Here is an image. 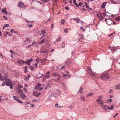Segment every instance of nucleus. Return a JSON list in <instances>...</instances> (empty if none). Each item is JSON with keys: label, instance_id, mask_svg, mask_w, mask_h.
<instances>
[{"label": "nucleus", "instance_id": "f257e3e1", "mask_svg": "<svg viewBox=\"0 0 120 120\" xmlns=\"http://www.w3.org/2000/svg\"><path fill=\"white\" fill-rule=\"evenodd\" d=\"M60 91L59 90H56L55 91V92L53 94H52L50 96H52L55 98L59 96L60 94Z\"/></svg>", "mask_w": 120, "mask_h": 120}, {"label": "nucleus", "instance_id": "f03ea898", "mask_svg": "<svg viewBox=\"0 0 120 120\" xmlns=\"http://www.w3.org/2000/svg\"><path fill=\"white\" fill-rule=\"evenodd\" d=\"M101 79L102 80H104L105 79H109V77L108 75L102 74L100 77Z\"/></svg>", "mask_w": 120, "mask_h": 120}, {"label": "nucleus", "instance_id": "7ed1b4c3", "mask_svg": "<svg viewBox=\"0 0 120 120\" xmlns=\"http://www.w3.org/2000/svg\"><path fill=\"white\" fill-rule=\"evenodd\" d=\"M6 85L7 86H10V88L11 89L12 88V85L11 81L9 79H5V80Z\"/></svg>", "mask_w": 120, "mask_h": 120}, {"label": "nucleus", "instance_id": "20e7f679", "mask_svg": "<svg viewBox=\"0 0 120 120\" xmlns=\"http://www.w3.org/2000/svg\"><path fill=\"white\" fill-rule=\"evenodd\" d=\"M65 62L67 64L70 65L71 64L73 63L74 62V61L71 59H67L65 60Z\"/></svg>", "mask_w": 120, "mask_h": 120}, {"label": "nucleus", "instance_id": "39448f33", "mask_svg": "<svg viewBox=\"0 0 120 120\" xmlns=\"http://www.w3.org/2000/svg\"><path fill=\"white\" fill-rule=\"evenodd\" d=\"M88 72L89 75L91 76H92L96 75V74L94 73L92 71L91 68H87Z\"/></svg>", "mask_w": 120, "mask_h": 120}, {"label": "nucleus", "instance_id": "423d86ee", "mask_svg": "<svg viewBox=\"0 0 120 120\" xmlns=\"http://www.w3.org/2000/svg\"><path fill=\"white\" fill-rule=\"evenodd\" d=\"M104 104H101V107L102 109L105 111H107L108 109L109 105H104Z\"/></svg>", "mask_w": 120, "mask_h": 120}, {"label": "nucleus", "instance_id": "0eeeda50", "mask_svg": "<svg viewBox=\"0 0 120 120\" xmlns=\"http://www.w3.org/2000/svg\"><path fill=\"white\" fill-rule=\"evenodd\" d=\"M18 92L20 94L22 99L23 100H24L25 98L26 97V96L25 94H23V90H20Z\"/></svg>", "mask_w": 120, "mask_h": 120}, {"label": "nucleus", "instance_id": "6e6552de", "mask_svg": "<svg viewBox=\"0 0 120 120\" xmlns=\"http://www.w3.org/2000/svg\"><path fill=\"white\" fill-rule=\"evenodd\" d=\"M98 98L97 101L100 105H101V104H104V103L102 99L101 96V95L99 96Z\"/></svg>", "mask_w": 120, "mask_h": 120}, {"label": "nucleus", "instance_id": "1a4fd4ad", "mask_svg": "<svg viewBox=\"0 0 120 120\" xmlns=\"http://www.w3.org/2000/svg\"><path fill=\"white\" fill-rule=\"evenodd\" d=\"M18 5L19 7L24 9H25L26 8L24 4L22 2H19L18 3Z\"/></svg>", "mask_w": 120, "mask_h": 120}, {"label": "nucleus", "instance_id": "9d476101", "mask_svg": "<svg viewBox=\"0 0 120 120\" xmlns=\"http://www.w3.org/2000/svg\"><path fill=\"white\" fill-rule=\"evenodd\" d=\"M65 72L67 73L66 74H63V77H65L67 76V77L68 78H70L71 77V76L69 74V72L68 71H67Z\"/></svg>", "mask_w": 120, "mask_h": 120}, {"label": "nucleus", "instance_id": "9b49d317", "mask_svg": "<svg viewBox=\"0 0 120 120\" xmlns=\"http://www.w3.org/2000/svg\"><path fill=\"white\" fill-rule=\"evenodd\" d=\"M49 51L48 49H45L44 51H43L42 50H41L40 51V52L41 53H45L47 55Z\"/></svg>", "mask_w": 120, "mask_h": 120}, {"label": "nucleus", "instance_id": "f8f14e48", "mask_svg": "<svg viewBox=\"0 0 120 120\" xmlns=\"http://www.w3.org/2000/svg\"><path fill=\"white\" fill-rule=\"evenodd\" d=\"M33 59L32 58L28 59L26 61V64L28 65H29L30 64V63L31 61H33Z\"/></svg>", "mask_w": 120, "mask_h": 120}, {"label": "nucleus", "instance_id": "ddd939ff", "mask_svg": "<svg viewBox=\"0 0 120 120\" xmlns=\"http://www.w3.org/2000/svg\"><path fill=\"white\" fill-rule=\"evenodd\" d=\"M50 72L49 71H47L45 74V76L43 78L45 79V78H49V76Z\"/></svg>", "mask_w": 120, "mask_h": 120}, {"label": "nucleus", "instance_id": "4468645a", "mask_svg": "<svg viewBox=\"0 0 120 120\" xmlns=\"http://www.w3.org/2000/svg\"><path fill=\"white\" fill-rule=\"evenodd\" d=\"M33 94L35 96L38 97L40 96L41 94L40 93H37V92H33Z\"/></svg>", "mask_w": 120, "mask_h": 120}, {"label": "nucleus", "instance_id": "2eb2a0df", "mask_svg": "<svg viewBox=\"0 0 120 120\" xmlns=\"http://www.w3.org/2000/svg\"><path fill=\"white\" fill-rule=\"evenodd\" d=\"M106 23L108 25H111L112 23V21L110 19H108Z\"/></svg>", "mask_w": 120, "mask_h": 120}, {"label": "nucleus", "instance_id": "dca6fc26", "mask_svg": "<svg viewBox=\"0 0 120 120\" xmlns=\"http://www.w3.org/2000/svg\"><path fill=\"white\" fill-rule=\"evenodd\" d=\"M17 62L21 65H22V64H24L25 63L24 60H19L17 61Z\"/></svg>", "mask_w": 120, "mask_h": 120}, {"label": "nucleus", "instance_id": "f3484780", "mask_svg": "<svg viewBox=\"0 0 120 120\" xmlns=\"http://www.w3.org/2000/svg\"><path fill=\"white\" fill-rule=\"evenodd\" d=\"M73 20L76 22L77 23H79L80 22V20L78 18H74L73 19Z\"/></svg>", "mask_w": 120, "mask_h": 120}, {"label": "nucleus", "instance_id": "a211bd4d", "mask_svg": "<svg viewBox=\"0 0 120 120\" xmlns=\"http://www.w3.org/2000/svg\"><path fill=\"white\" fill-rule=\"evenodd\" d=\"M61 87L64 90H66V86L64 83H63Z\"/></svg>", "mask_w": 120, "mask_h": 120}, {"label": "nucleus", "instance_id": "6ab92c4d", "mask_svg": "<svg viewBox=\"0 0 120 120\" xmlns=\"http://www.w3.org/2000/svg\"><path fill=\"white\" fill-rule=\"evenodd\" d=\"M106 2H104L102 4V5L101 6V7L102 8H105V5H106Z\"/></svg>", "mask_w": 120, "mask_h": 120}, {"label": "nucleus", "instance_id": "aec40b11", "mask_svg": "<svg viewBox=\"0 0 120 120\" xmlns=\"http://www.w3.org/2000/svg\"><path fill=\"white\" fill-rule=\"evenodd\" d=\"M41 86V85L40 84L38 83L36 86L35 88L36 89H38V90L39 88H40V87Z\"/></svg>", "mask_w": 120, "mask_h": 120}, {"label": "nucleus", "instance_id": "412c9836", "mask_svg": "<svg viewBox=\"0 0 120 120\" xmlns=\"http://www.w3.org/2000/svg\"><path fill=\"white\" fill-rule=\"evenodd\" d=\"M51 75H52L53 77H56L57 76H58L59 75L58 73L55 72L51 74Z\"/></svg>", "mask_w": 120, "mask_h": 120}, {"label": "nucleus", "instance_id": "4be33fe9", "mask_svg": "<svg viewBox=\"0 0 120 120\" xmlns=\"http://www.w3.org/2000/svg\"><path fill=\"white\" fill-rule=\"evenodd\" d=\"M73 2L74 4L76 5V6L78 7H79V5L78 4H77L76 3V1L75 0H73Z\"/></svg>", "mask_w": 120, "mask_h": 120}, {"label": "nucleus", "instance_id": "5701e85b", "mask_svg": "<svg viewBox=\"0 0 120 120\" xmlns=\"http://www.w3.org/2000/svg\"><path fill=\"white\" fill-rule=\"evenodd\" d=\"M2 12L3 13H4L5 14H7V11L6 9L5 8H3L2 11Z\"/></svg>", "mask_w": 120, "mask_h": 120}, {"label": "nucleus", "instance_id": "b1692460", "mask_svg": "<svg viewBox=\"0 0 120 120\" xmlns=\"http://www.w3.org/2000/svg\"><path fill=\"white\" fill-rule=\"evenodd\" d=\"M18 86H19V87L18 88V89H17V91L18 92H19L20 90H21L20 88H23V86H22L21 85H19Z\"/></svg>", "mask_w": 120, "mask_h": 120}, {"label": "nucleus", "instance_id": "393cba45", "mask_svg": "<svg viewBox=\"0 0 120 120\" xmlns=\"http://www.w3.org/2000/svg\"><path fill=\"white\" fill-rule=\"evenodd\" d=\"M80 99L81 101H85V98L84 97L81 96L80 97Z\"/></svg>", "mask_w": 120, "mask_h": 120}, {"label": "nucleus", "instance_id": "a878e982", "mask_svg": "<svg viewBox=\"0 0 120 120\" xmlns=\"http://www.w3.org/2000/svg\"><path fill=\"white\" fill-rule=\"evenodd\" d=\"M80 37V39H79L78 41H81V42L82 41L81 40V39H82L83 38V34H81L79 36Z\"/></svg>", "mask_w": 120, "mask_h": 120}, {"label": "nucleus", "instance_id": "bb28decb", "mask_svg": "<svg viewBox=\"0 0 120 120\" xmlns=\"http://www.w3.org/2000/svg\"><path fill=\"white\" fill-rule=\"evenodd\" d=\"M44 41V39H42V40H41L39 41L38 42V44H41L43 43Z\"/></svg>", "mask_w": 120, "mask_h": 120}, {"label": "nucleus", "instance_id": "cd10ccee", "mask_svg": "<svg viewBox=\"0 0 120 120\" xmlns=\"http://www.w3.org/2000/svg\"><path fill=\"white\" fill-rule=\"evenodd\" d=\"M114 109V106L113 105H112L111 107H109L108 108V109L110 110L112 109Z\"/></svg>", "mask_w": 120, "mask_h": 120}, {"label": "nucleus", "instance_id": "c85d7f7f", "mask_svg": "<svg viewBox=\"0 0 120 120\" xmlns=\"http://www.w3.org/2000/svg\"><path fill=\"white\" fill-rule=\"evenodd\" d=\"M83 88H80L79 91V93H82L83 90Z\"/></svg>", "mask_w": 120, "mask_h": 120}, {"label": "nucleus", "instance_id": "c756f323", "mask_svg": "<svg viewBox=\"0 0 120 120\" xmlns=\"http://www.w3.org/2000/svg\"><path fill=\"white\" fill-rule=\"evenodd\" d=\"M45 30H42L41 32V33L40 34L41 35L42 34H46V33L45 32Z\"/></svg>", "mask_w": 120, "mask_h": 120}, {"label": "nucleus", "instance_id": "7c9ffc66", "mask_svg": "<svg viewBox=\"0 0 120 120\" xmlns=\"http://www.w3.org/2000/svg\"><path fill=\"white\" fill-rule=\"evenodd\" d=\"M6 35H8L9 36L11 37L12 36V35L9 32H6Z\"/></svg>", "mask_w": 120, "mask_h": 120}, {"label": "nucleus", "instance_id": "2f4dec72", "mask_svg": "<svg viewBox=\"0 0 120 120\" xmlns=\"http://www.w3.org/2000/svg\"><path fill=\"white\" fill-rule=\"evenodd\" d=\"M51 94H50L49 96L48 97V98L47 99L48 101H51V97H50V96H51L50 95Z\"/></svg>", "mask_w": 120, "mask_h": 120}, {"label": "nucleus", "instance_id": "473e14b6", "mask_svg": "<svg viewBox=\"0 0 120 120\" xmlns=\"http://www.w3.org/2000/svg\"><path fill=\"white\" fill-rule=\"evenodd\" d=\"M49 84H47L46 85L45 87V89H47L49 88Z\"/></svg>", "mask_w": 120, "mask_h": 120}, {"label": "nucleus", "instance_id": "72a5a7b5", "mask_svg": "<svg viewBox=\"0 0 120 120\" xmlns=\"http://www.w3.org/2000/svg\"><path fill=\"white\" fill-rule=\"evenodd\" d=\"M28 67L31 70H33L34 68V67H33L32 66H29Z\"/></svg>", "mask_w": 120, "mask_h": 120}, {"label": "nucleus", "instance_id": "f704fd0d", "mask_svg": "<svg viewBox=\"0 0 120 120\" xmlns=\"http://www.w3.org/2000/svg\"><path fill=\"white\" fill-rule=\"evenodd\" d=\"M16 101H17L19 103H23L21 101V100H19V99H18L17 100H16Z\"/></svg>", "mask_w": 120, "mask_h": 120}, {"label": "nucleus", "instance_id": "c9c22d12", "mask_svg": "<svg viewBox=\"0 0 120 120\" xmlns=\"http://www.w3.org/2000/svg\"><path fill=\"white\" fill-rule=\"evenodd\" d=\"M120 19V17H118L115 18V20L116 21H118Z\"/></svg>", "mask_w": 120, "mask_h": 120}, {"label": "nucleus", "instance_id": "e433bc0d", "mask_svg": "<svg viewBox=\"0 0 120 120\" xmlns=\"http://www.w3.org/2000/svg\"><path fill=\"white\" fill-rule=\"evenodd\" d=\"M39 60H40L39 58L38 57H37L36 58V59H35V61L36 62H38V63L39 62Z\"/></svg>", "mask_w": 120, "mask_h": 120}, {"label": "nucleus", "instance_id": "4c0bfd02", "mask_svg": "<svg viewBox=\"0 0 120 120\" xmlns=\"http://www.w3.org/2000/svg\"><path fill=\"white\" fill-rule=\"evenodd\" d=\"M119 85H117L116 86H115V89H119Z\"/></svg>", "mask_w": 120, "mask_h": 120}, {"label": "nucleus", "instance_id": "58836bf2", "mask_svg": "<svg viewBox=\"0 0 120 120\" xmlns=\"http://www.w3.org/2000/svg\"><path fill=\"white\" fill-rule=\"evenodd\" d=\"M85 5L87 8H89V6L88 5H87V3L86 2H85Z\"/></svg>", "mask_w": 120, "mask_h": 120}, {"label": "nucleus", "instance_id": "ea45409f", "mask_svg": "<svg viewBox=\"0 0 120 120\" xmlns=\"http://www.w3.org/2000/svg\"><path fill=\"white\" fill-rule=\"evenodd\" d=\"M61 24H63L64 23L65 21L64 19H61Z\"/></svg>", "mask_w": 120, "mask_h": 120}, {"label": "nucleus", "instance_id": "a19ab883", "mask_svg": "<svg viewBox=\"0 0 120 120\" xmlns=\"http://www.w3.org/2000/svg\"><path fill=\"white\" fill-rule=\"evenodd\" d=\"M27 26L30 28L32 27L33 26V25L31 24H27Z\"/></svg>", "mask_w": 120, "mask_h": 120}, {"label": "nucleus", "instance_id": "79ce46f5", "mask_svg": "<svg viewBox=\"0 0 120 120\" xmlns=\"http://www.w3.org/2000/svg\"><path fill=\"white\" fill-rule=\"evenodd\" d=\"M6 85V83H5V81L4 82H3V83H2V86H4L5 85Z\"/></svg>", "mask_w": 120, "mask_h": 120}, {"label": "nucleus", "instance_id": "37998d69", "mask_svg": "<svg viewBox=\"0 0 120 120\" xmlns=\"http://www.w3.org/2000/svg\"><path fill=\"white\" fill-rule=\"evenodd\" d=\"M94 94V93H91L88 94H87V96H90Z\"/></svg>", "mask_w": 120, "mask_h": 120}, {"label": "nucleus", "instance_id": "c03bdc74", "mask_svg": "<svg viewBox=\"0 0 120 120\" xmlns=\"http://www.w3.org/2000/svg\"><path fill=\"white\" fill-rule=\"evenodd\" d=\"M13 98L14 100H16V101L18 99L15 96H13Z\"/></svg>", "mask_w": 120, "mask_h": 120}, {"label": "nucleus", "instance_id": "a18cd8bd", "mask_svg": "<svg viewBox=\"0 0 120 120\" xmlns=\"http://www.w3.org/2000/svg\"><path fill=\"white\" fill-rule=\"evenodd\" d=\"M108 101L109 103L111 102L112 101V99H109L108 100Z\"/></svg>", "mask_w": 120, "mask_h": 120}, {"label": "nucleus", "instance_id": "49530a36", "mask_svg": "<svg viewBox=\"0 0 120 120\" xmlns=\"http://www.w3.org/2000/svg\"><path fill=\"white\" fill-rule=\"evenodd\" d=\"M61 40V38L60 37H59L56 40V41H58Z\"/></svg>", "mask_w": 120, "mask_h": 120}, {"label": "nucleus", "instance_id": "de8ad7c7", "mask_svg": "<svg viewBox=\"0 0 120 120\" xmlns=\"http://www.w3.org/2000/svg\"><path fill=\"white\" fill-rule=\"evenodd\" d=\"M80 29H81V30H82V31H84L85 30L84 29V28L83 27H82V26H81L80 27Z\"/></svg>", "mask_w": 120, "mask_h": 120}, {"label": "nucleus", "instance_id": "09e8293b", "mask_svg": "<svg viewBox=\"0 0 120 120\" xmlns=\"http://www.w3.org/2000/svg\"><path fill=\"white\" fill-rule=\"evenodd\" d=\"M68 29H67V28L65 29L64 30V32L66 33H67L68 32Z\"/></svg>", "mask_w": 120, "mask_h": 120}, {"label": "nucleus", "instance_id": "8fccbe9b", "mask_svg": "<svg viewBox=\"0 0 120 120\" xmlns=\"http://www.w3.org/2000/svg\"><path fill=\"white\" fill-rule=\"evenodd\" d=\"M111 3H112L113 4H116V3L113 0H111Z\"/></svg>", "mask_w": 120, "mask_h": 120}, {"label": "nucleus", "instance_id": "3c124183", "mask_svg": "<svg viewBox=\"0 0 120 120\" xmlns=\"http://www.w3.org/2000/svg\"><path fill=\"white\" fill-rule=\"evenodd\" d=\"M3 17L4 19L5 20H7V17L5 16L4 15H3Z\"/></svg>", "mask_w": 120, "mask_h": 120}, {"label": "nucleus", "instance_id": "603ef678", "mask_svg": "<svg viewBox=\"0 0 120 120\" xmlns=\"http://www.w3.org/2000/svg\"><path fill=\"white\" fill-rule=\"evenodd\" d=\"M27 67L26 66H25V72H26L27 69Z\"/></svg>", "mask_w": 120, "mask_h": 120}, {"label": "nucleus", "instance_id": "864d4df0", "mask_svg": "<svg viewBox=\"0 0 120 120\" xmlns=\"http://www.w3.org/2000/svg\"><path fill=\"white\" fill-rule=\"evenodd\" d=\"M26 40L28 42H30L31 41L30 40L29 38H26Z\"/></svg>", "mask_w": 120, "mask_h": 120}, {"label": "nucleus", "instance_id": "5fc2aeb1", "mask_svg": "<svg viewBox=\"0 0 120 120\" xmlns=\"http://www.w3.org/2000/svg\"><path fill=\"white\" fill-rule=\"evenodd\" d=\"M82 3L80 2L79 3V6H81V7H82Z\"/></svg>", "mask_w": 120, "mask_h": 120}, {"label": "nucleus", "instance_id": "6e6d98bb", "mask_svg": "<svg viewBox=\"0 0 120 120\" xmlns=\"http://www.w3.org/2000/svg\"><path fill=\"white\" fill-rule=\"evenodd\" d=\"M58 78L56 80L57 81H59L60 80V78L61 76L60 75H58Z\"/></svg>", "mask_w": 120, "mask_h": 120}, {"label": "nucleus", "instance_id": "4d7b16f0", "mask_svg": "<svg viewBox=\"0 0 120 120\" xmlns=\"http://www.w3.org/2000/svg\"><path fill=\"white\" fill-rule=\"evenodd\" d=\"M33 22V21H29L28 20H27L26 21V22L27 23H29L30 22Z\"/></svg>", "mask_w": 120, "mask_h": 120}, {"label": "nucleus", "instance_id": "13d9d810", "mask_svg": "<svg viewBox=\"0 0 120 120\" xmlns=\"http://www.w3.org/2000/svg\"><path fill=\"white\" fill-rule=\"evenodd\" d=\"M0 56L1 57L2 59L3 58V57L2 54L0 52Z\"/></svg>", "mask_w": 120, "mask_h": 120}, {"label": "nucleus", "instance_id": "bf43d9fd", "mask_svg": "<svg viewBox=\"0 0 120 120\" xmlns=\"http://www.w3.org/2000/svg\"><path fill=\"white\" fill-rule=\"evenodd\" d=\"M49 0H44L43 1V2L44 3H46L48 2H49Z\"/></svg>", "mask_w": 120, "mask_h": 120}, {"label": "nucleus", "instance_id": "052dcab7", "mask_svg": "<svg viewBox=\"0 0 120 120\" xmlns=\"http://www.w3.org/2000/svg\"><path fill=\"white\" fill-rule=\"evenodd\" d=\"M7 79V77L6 76H4V78H3V79H4V80H5V79Z\"/></svg>", "mask_w": 120, "mask_h": 120}, {"label": "nucleus", "instance_id": "680f3d73", "mask_svg": "<svg viewBox=\"0 0 120 120\" xmlns=\"http://www.w3.org/2000/svg\"><path fill=\"white\" fill-rule=\"evenodd\" d=\"M103 15L105 16H108V15L106 14L105 13H103Z\"/></svg>", "mask_w": 120, "mask_h": 120}, {"label": "nucleus", "instance_id": "e2e57ef3", "mask_svg": "<svg viewBox=\"0 0 120 120\" xmlns=\"http://www.w3.org/2000/svg\"><path fill=\"white\" fill-rule=\"evenodd\" d=\"M4 79H3V77L2 76V77H0V80H2V81H4Z\"/></svg>", "mask_w": 120, "mask_h": 120}, {"label": "nucleus", "instance_id": "0e129e2a", "mask_svg": "<svg viewBox=\"0 0 120 120\" xmlns=\"http://www.w3.org/2000/svg\"><path fill=\"white\" fill-rule=\"evenodd\" d=\"M40 60L41 61L42 63L45 62V61L43 60V59H40Z\"/></svg>", "mask_w": 120, "mask_h": 120}, {"label": "nucleus", "instance_id": "69168bd1", "mask_svg": "<svg viewBox=\"0 0 120 120\" xmlns=\"http://www.w3.org/2000/svg\"><path fill=\"white\" fill-rule=\"evenodd\" d=\"M5 27H8L9 26V25L8 24H6L4 26Z\"/></svg>", "mask_w": 120, "mask_h": 120}, {"label": "nucleus", "instance_id": "338daca9", "mask_svg": "<svg viewBox=\"0 0 120 120\" xmlns=\"http://www.w3.org/2000/svg\"><path fill=\"white\" fill-rule=\"evenodd\" d=\"M23 89H24V91L26 93H27V90H26V89H25V88H24Z\"/></svg>", "mask_w": 120, "mask_h": 120}, {"label": "nucleus", "instance_id": "774afa93", "mask_svg": "<svg viewBox=\"0 0 120 120\" xmlns=\"http://www.w3.org/2000/svg\"><path fill=\"white\" fill-rule=\"evenodd\" d=\"M65 8L67 10H68L69 8L67 6L65 7Z\"/></svg>", "mask_w": 120, "mask_h": 120}]
</instances>
